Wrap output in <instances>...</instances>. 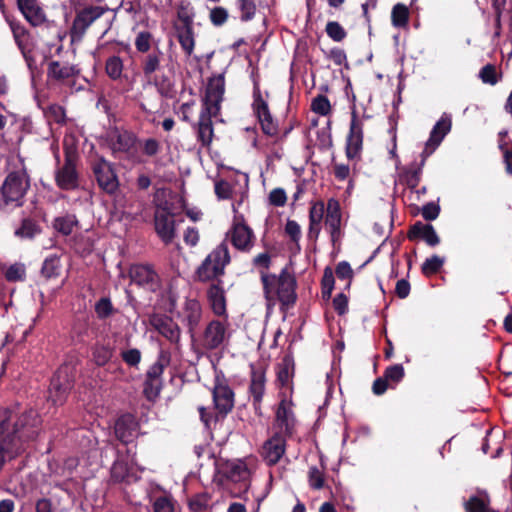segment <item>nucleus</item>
I'll return each mask as SVG.
<instances>
[{
    "instance_id": "nucleus-1",
    "label": "nucleus",
    "mask_w": 512,
    "mask_h": 512,
    "mask_svg": "<svg viewBox=\"0 0 512 512\" xmlns=\"http://www.w3.org/2000/svg\"><path fill=\"white\" fill-rule=\"evenodd\" d=\"M41 424L35 409L21 410L18 404L0 408V472L7 461L22 455L37 439Z\"/></svg>"
},
{
    "instance_id": "nucleus-2",
    "label": "nucleus",
    "mask_w": 512,
    "mask_h": 512,
    "mask_svg": "<svg viewBox=\"0 0 512 512\" xmlns=\"http://www.w3.org/2000/svg\"><path fill=\"white\" fill-rule=\"evenodd\" d=\"M230 261L228 246L222 242L206 256L195 272L198 281L211 282L207 289V300L212 312L225 320L228 318L227 300L221 277Z\"/></svg>"
},
{
    "instance_id": "nucleus-3",
    "label": "nucleus",
    "mask_w": 512,
    "mask_h": 512,
    "mask_svg": "<svg viewBox=\"0 0 512 512\" xmlns=\"http://www.w3.org/2000/svg\"><path fill=\"white\" fill-rule=\"evenodd\" d=\"M260 279L263 286L264 298L268 305L279 301L281 310H287L297 301V281L287 268H283L279 275L260 271Z\"/></svg>"
},
{
    "instance_id": "nucleus-4",
    "label": "nucleus",
    "mask_w": 512,
    "mask_h": 512,
    "mask_svg": "<svg viewBox=\"0 0 512 512\" xmlns=\"http://www.w3.org/2000/svg\"><path fill=\"white\" fill-rule=\"evenodd\" d=\"M29 188L30 180L26 171L8 173L0 188V210L6 207H22Z\"/></svg>"
},
{
    "instance_id": "nucleus-5",
    "label": "nucleus",
    "mask_w": 512,
    "mask_h": 512,
    "mask_svg": "<svg viewBox=\"0 0 512 512\" xmlns=\"http://www.w3.org/2000/svg\"><path fill=\"white\" fill-rule=\"evenodd\" d=\"M78 160L77 147L75 145H67L64 142V163L55 171V183L59 189L72 191L79 187Z\"/></svg>"
},
{
    "instance_id": "nucleus-6",
    "label": "nucleus",
    "mask_w": 512,
    "mask_h": 512,
    "mask_svg": "<svg viewBox=\"0 0 512 512\" xmlns=\"http://www.w3.org/2000/svg\"><path fill=\"white\" fill-rule=\"evenodd\" d=\"M90 169L99 189L112 196L119 190V178L115 165L104 156L97 155L90 161Z\"/></svg>"
},
{
    "instance_id": "nucleus-7",
    "label": "nucleus",
    "mask_w": 512,
    "mask_h": 512,
    "mask_svg": "<svg viewBox=\"0 0 512 512\" xmlns=\"http://www.w3.org/2000/svg\"><path fill=\"white\" fill-rule=\"evenodd\" d=\"M169 363V353L161 350L155 363H153L147 370L143 383V395L148 401L155 402L159 397L163 388L162 375Z\"/></svg>"
},
{
    "instance_id": "nucleus-8",
    "label": "nucleus",
    "mask_w": 512,
    "mask_h": 512,
    "mask_svg": "<svg viewBox=\"0 0 512 512\" xmlns=\"http://www.w3.org/2000/svg\"><path fill=\"white\" fill-rule=\"evenodd\" d=\"M74 367L69 364L61 365L50 381L49 399L54 405H63L74 387Z\"/></svg>"
},
{
    "instance_id": "nucleus-9",
    "label": "nucleus",
    "mask_w": 512,
    "mask_h": 512,
    "mask_svg": "<svg viewBox=\"0 0 512 512\" xmlns=\"http://www.w3.org/2000/svg\"><path fill=\"white\" fill-rule=\"evenodd\" d=\"M252 109L257 117L263 133L267 136H276L278 134V125L274 121L268 103L263 99L259 83L253 85V103Z\"/></svg>"
},
{
    "instance_id": "nucleus-10",
    "label": "nucleus",
    "mask_w": 512,
    "mask_h": 512,
    "mask_svg": "<svg viewBox=\"0 0 512 512\" xmlns=\"http://www.w3.org/2000/svg\"><path fill=\"white\" fill-rule=\"evenodd\" d=\"M138 143L139 139L133 132L128 130L117 131L111 139L110 148L113 154L123 153L127 160L140 164L143 160L137 153Z\"/></svg>"
},
{
    "instance_id": "nucleus-11",
    "label": "nucleus",
    "mask_w": 512,
    "mask_h": 512,
    "mask_svg": "<svg viewBox=\"0 0 512 512\" xmlns=\"http://www.w3.org/2000/svg\"><path fill=\"white\" fill-rule=\"evenodd\" d=\"M227 320L213 319L204 328L199 341L206 350H216L228 339Z\"/></svg>"
},
{
    "instance_id": "nucleus-12",
    "label": "nucleus",
    "mask_w": 512,
    "mask_h": 512,
    "mask_svg": "<svg viewBox=\"0 0 512 512\" xmlns=\"http://www.w3.org/2000/svg\"><path fill=\"white\" fill-rule=\"evenodd\" d=\"M131 282L149 292L161 288V278L151 264H132L129 268Z\"/></svg>"
},
{
    "instance_id": "nucleus-13",
    "label": "nucleus",
    "mask_w": 512,
    "mask_h": 512,
    "mask_svg": "<svg viewBox=\"0 0 512 512\" xmlns=\"http://www.w3.org/2000/svg\"><path fill=\"white\" fill-rule=\"evenodd\" d=\"M212 398L214 408L217 411V417H226L234 408L235 394L233 389L223 378L216 377L214 387L212 389Z\"/></svg>"
},
{
    "instance_id": "nucleus-14",
    "label": "nucleus",
    "mask_w": 512,
    "mask_h": 512,
    "mask_svg": "<svg viewBox=\"0 0 512 512\" xmlns=\"http://www.w3.org/2000/svg\"><path fill=\"white\" fill-rule=\"evenodd\" d=\"M224 92V74L214 75L213 77L209 78L205 89V95L203 97L202 109L220 113Z\"/></svg>"
},
{
    "instance_id": "nucleus-15",
    "label": "nucleus",
    "mask_w": 512,
    "mask_h": 512,
    "mask_svg": "<svg viewBox=\"0 0 512 512\" xmlns=\"http://www.w3.org/2000/svg\"><path fill=\"white\" fill-rule=\"evenodd\" d=\"M363 138V123L358 118L356 112L353 111L345 147L346 157L349 160H353L359 157L362 151Z\"/></svg>"
},
{
    "instance_id": "nucleus-16",
    "label": "nucleus",
    "mask_w": 512,
    "mask_h": 512,
    "mask_svg": "<svg viewBox=\"0 0 512 512\" xmlns=\"http://www.w3.org/2000/svg\"><path fill=\"white\" fill-rule=\"evenodd\" d=\"M172 217L173 214L167 207H158L154 215L155 231L166 245L172 243L176 235L175 221Z\"/></svg>"
},
{
    "instance_id": "nucleus-17",
    "label": "nucleus",
    "mask_w": 512,
    "mask_h": 512,
    "mask_svg": "<svg viewBox=\"0 0 512 512\" xmlns=\"http://www.w3.org/2000/svg\"><path fill=\"white\" fill-rule=\"evenodd\" d=\"M149 323L153 329L165 337L169 342L174 344L179 343L181 329L170 316L154 313L149 317Z\"/></svg>"
},
{
    "instance_id": "nucleus-18",
    "label": "nucleus",
    "mask_w": 512,
    "mask_h": 512,
    "mask_svg": "<svg viewBox=\"0 0 512 512\" xmlns=\"http://www.w3.org/2000/svg\"><path fill=\"white\" fill-rule=\"evenodd\" d=\"M219 114L202 109L198 121L193 124L197 142L200 143L201 147L209 148L211 146L214 137L212 118L217 117Z\"/></svg>"
},
{
    "instance_id": "nucleus-19",
    "label": "nucleus",
    "mask_w": 512,
    "mask_h": 512,
    "mask_svg": "<svg viewBox=\"0 0 512 512\" xmlns=\"http://www.w3.org/2000/svg\"><path fill=\"white\" fill-rule=\"evenodd\" d=\"M324 222L330 233L332 242L335 243L340 237L342 222L341 205L336 198L328 199Z\"/></svg>"
},
{
    "instance_id": "nucleus-20",
    "label": "nucleus",
    "mask_w": 512,
    "mask_h": 512,
    "mask_svg": "<svg viewBox=\"0 0 512 512\" xmlns=\"http://www.w3.org/2000/svg\"><path fill=\"white\" fill-rule=\"evenodd\" d=\"M286 436L275 433L265 441L262 447V457L269 466L276 465L286 451Z\"/></svg>"
},
{
    "instance_id": "nucleus-21",
    "label": "nucleus",
    "mask_w": 512,
    "mask_h": 512,
    "mask_svg": "<svg viewBox=\"0 0 512 512\" xmlns=\"http://www.w3.org/2000/svg\"><path fill=\"white\" fill-rule=\"evenodd\" d=\"M139 429V424L135 417L132 414H124L121 415L115 423L114 431L117 439L123 445L132 444L135 437L137 436V431Z\"/></svg>"
},
{
    "instance_id": "nucleus-22",
    "label": "nucleus",
    "mask_w": 512,
    "mask_h": 512,
    "mask_svg": "<svg viewBox=\"0 0 512 512\" xmlns=\"http://www.w3.org/2000/svg\"><path fill=\"white\" fill-rule=\"evenodd\" d=\"M463 509L465 512H499L492 507L490 493L479 487L463 501Z\"/></svg>"
},
{
    "instance_id": "nucleus-23",
    "label": "nucleus",
    "mask_w": 512,
    "mask_h": 512,
    "mask_svg": "<svg viewBox=\"0 0 512 512\" xmlns=\"http://www.w3.org/2000/svg\"><path fill=\"white\" fill-rule=\"evenodd\" d=\"M251 379L249 392L252 396V404L256 413H259L261 402L265 393V370L262 367H256L251 364Z\"/></svg>"
},
{
    "instance_id": "nucleus-24",
    "label": "nucleus",
    "mask_w": 512,
    "mask_h": 512,
    "mask_svg": "<svg viewBox=\"0 0 512 512\" xmlns=\"http://www.w3.org/2000/svg\"><path fill=\"white\" fill-rule=\"evenodd\" d=\"M202 320V306L197 299H186L183 312L182 321L188 329L190 337L193 339L196 329Z\"/></svg>"
},
{
    "instance_id": "nucleus-25",
    "label": "nucleus",
    "mask_w": 512,
    "mask_h": 512,
    "mask_svg": "<svg viewBox=\"0 0 512 512\" xmlns=\"http://www.w3.org/2000/svg\"><path fill=\"white\" fill-rule=\"evenodd\" d=\"M80 70L75 65L61 63L59 61H51L47 67V77L51 81L58 83H66L79 74Z\"/></svg>"
},
{
    "instance_id": "nucleus-26",
    "label": "nucleus",
    "mask_w": 512,
    "mask_h": 512,
    "mask_svg": "<svg viewBox=\"0 0 512 512\" xmlns=\"http://www.w3.org/2000/svg\"><path fill=\"white\" fill-rule=\"evenodd\" d=\"M410 241L423 240L428 246L435 247L440 243L434 227L431 224H424L421 221L415 222L407 232Z\"/></svg>"
},
{
    "instance_id": "nucleus-27",
    "label": "nucleus",
    "mask_w": 512,
    "mask_h": 512,
    "mask_svg": "<svg viewBox=\"0 0 512 512\" xmlns=\"http://www.w3.org/2000/svg\"><path fill=\"white\" fill-rule=\"evenodd\" d=\"M452 127L451 117L444 114L434 125L430 137L426 142L424 153L432 154L437 146L440 145L444 137L450 132Z\"/></svg>"
},
{
    "instance_id": "nucleus-28",
    "label": "nucleus",
    "mask_w": 512,
    "mask_h": 512,
    "mask_svg": "<svg viewBox=\"0 0 512 512\" xmlns=\"http://www.w3.org/2000/svg\"><path fill=\"white\" fill-rule=\"evenodd\" d=\"M252 229L244 223H236L230 231L232 245L240 251H249L252 248Z\"/></svg>"
},
{
    "instance_id": "nucleus-29",
    "label": "nucleus",
    "mask_w": 512,
    "mask_h": 512,
    "mask_svg": "<svg viewBox=\"0 0 512 512\" xmlns=\"http://www.w3.org/2000/svg\"><path fill=\"white\" fill-rule=\"evenodd\" d=\"M17 6L32 26L38 27L46 21L45 13L37 0H17Z\"/></svg>"
},
{
    "instance_id": "nucleus-30",
    "label": "nucleus",
    "mask_w": 512,
    "mask_h": 512,
    "mask_svg": "<svg viewBox=\"0 0 512 512\" xmlns=\"http://www.w3.org/2000/svg\"><path fill=\"white\" fill-rule=\"evenodd\" d=\"M276 424L284 436L291 437L295 429V418L285 399H282L276 410Z\"/></svg>"
},
{
    "instance_id": "nucleus-31",
    "label": "nucleus",
    "mask_w": 512,
    "mask_h": 512,
    "mask_svg": "<svg viewBox=\"0 0 512 512\" xmlns=\"http://www.w3.org/2000/svg\"><path fill=\"white\" fill-rule=\"evenodd\" d=\"M16 44L18 45L21 53L29 68L36 62L37 47L34 42L32 34H13Z\"/></svg>"
},
{
    "instance_id": "nucleus-32",
    "label": "nucleus",
    "mask_w": 512,
    "mask_h": 512,
    "mask_svg": "<svg viewBox=\"0 0 512 512\" xmlns=\"http://www.w3.org/2000/svg\"><path fill=\"white\" fill-rule=\"evenodd\" d=\"M193 8L189 3L181 2L177 7L174 27L176 32H191L193 30Z\"/></svg>"
},
{
    "instance_id": "nucleus-33",
    "label": "nucleus",
    "mask_w": 512,
    "mask_h": 512,
    "mask_svg": "<svg viewBox=\"0 0 512 512\" xmlns=\"http://www.w3.org/2000/svg\"><path fill=\"white\" fill-rule=\"evenodd\" d=\"M103 15V10L96 8H88L80 11L74 21L71 32H83L85 31L93 22L97 21Z\"/></svg>"
},
{
    "instance_id": "nucleus-34",
    "label": "nucleus",
    "mask_w": 512,
    "mask_h": 512,
    "mask_svg": "<svg viewBox=\"0 0 512 512\" xmlns=\"http://www.w3.org/2000/svg\"><path fill=\"white\" fill-rule=\"evenodd\" d=\"M429 155V153H424L423 151L421 153L420 163H412L409 168L404 170L402 175L403 181L410 190H414L418 187L421 181L423 166L425 165V161Z\"/></svg>"
},
{
    "instance_id": "nucleus-35",
    "label": "nucleus",
    "mask_w": 512,
    "mask_h": 512,
    "mask_svg": "<svg viewBox=\"0 0 512 512\" xmlns=\"http://www.w3.org/2000/svg\"><path fill=\"white\" fill-rule=\"evenodd\" d=\"M131 465L128 463L127 459L124 458V455L120 449H117V457L111 467V478L116 483H121L126 481L129 476Z\"/></svg>"
},
{
    "instance_id": "nucleus-36",
    "label": "nucleus",
    "mask_w": 512,
    "mask_h": 512,
    "mask_svg": "<svg viewBox=\"0 0 512 512\" xmlns=\"http://www.w3.org/2000/svg\"><path fill=\"white\" fill-rule=\"evenodd\" d=\"M42 232L41 226L33 218L22 219L20 226L15 230L14 235L20 239L32 240Z\"/></svg>"
},
{
    "instance_id": "nucleus-37",
    "label": "nucleus",
    "mask_w": 512,
    "mask_h": 512,
    "mask_svg": "<svg viewBox=\"0 0 512 512\" xmlns=\"http://www.w3.org/2000/svg\"><path fill=\"white\" fill-rule=\"evenodd\" d=\"M294 375V359L292 355H285L277 370V382L281 387L289 385Z\"/></svg>"
},
{
    "instance_id": "nucleus-38",
    "label": "nucleus",
    "mask_w": 512,
    "mask_h": 512,
    "mask_svg": "<svg viewBox=\"0 0 512 512\" xmlns=\"http://www.w3.org/2000/svg\"><path fill=\"white\" fill-rule=\"evenodd\" d=\"M225 477L235 483H243L247 488V480L249 478L248 468L242 464H231L228 465L225 471Z\"/></svg>"
},
{
    "instance_id": "nucleus-39",
    "label": "nucleus",
    "mask_w": 512,
    "mask_h": 512,
    "mask_svg": "<svg viewBox=\"0 0 512 512\" xmlns=\"http://www.w3.org/2000/svg\"><path fill=\"white\" fill-rule=\"evenodd\" d=\"M78 223V219L74 214H66L56 217L53 222V227L63 236H69Z\"/></svg>"
},
{
    "instance_id": "nucleus-40",
    "label": "nucleus",
    "mask_w": 512,
    "mask_h": 512,
    "mask_svg": "<svg viewBox=\"0 0 512 512\" xmlns=\"http://www.w3.org/2000/svg\"><path fill=\"white\" fill-rule=\"evenodd\" d=\"M61 263L57 255H50L45 258L42 267L41 275L46 279L57 278L60 275Z\"/></svg>"
},
{
    "instance_id": "nucleus-41",
    "label": "nucleus",
    "mask_w": 512,
    "mask_h": 512,
    "mask_svg": "<svg viewBox=\"0 0 512 512\" xmlns=\"http://www.w3.org/2000/svg\"><path fill=\"white\" fill-rule=\"evenodd\" d=\"M158 93L166 99H172L175 97L176 90L175 85L171 79L166 75L156 76L153 80Z\"/></svg>"
},
{
    "instance_id": "nucleus-42",
    "label": "nucleus",
    "mask_w": 512,
    "mask_h": 512,
    "mask_svg": "<svg viewBox=\"0 0 512 512\" xmlns=\"http://www.w3.org/2000/svg\"><path fill=\"white\" fill-rule=\"evenodd\" d=\"M113 356V349L110 345L96 343L92 348V357L94 363L99 366H105Z\"/></svg>"
},
{
    "instance_id": "nucleus-43",
    "label": "nucleus",
    "mask_w": 512,
    "mask_h": 512,
    "mask_svg": "<svg viewBox=\"0 0 512 512\" xmlns=\"http://www.w3.org/2000/svg\"><path fill=\"white\" fill-rule=\"evenodd\" d=\"M123 69V61L119 56L113 55L106 59L105 72L111 80H119L122 77Z\"/></svg>"
},
{
    "instance_id": "nucleus-44",
    "label": "nucleus",
    "mask_w": 512,
    "mask_h": 512,
    "mask_svg": "<svg viewBox=\"0 0 512 512\" xmlns=\"http://www.w3.org/2000/svg\"><path fill=\"white\" fill-rule=\"evenodd\" d=\"M94 310L100 320H105L115 313V309L109 297H101L95 303Z\"/></svg>"
},
{
    "instance_id": "nucleus-45",
    "label": "nucleus",
    "mask_w": 512,
    "mask_h": 512,
    "mask_svg": "<svg viewBox=\"0 0 512 512\" xmlns=\"http://www.w3.org/2000/svg\"><path fill=\"white\" fill-rule=\"evenodd\" d=\"M8 282H23L26 280V267L23 263H14L4 272Z\"/></svg>"
},
{
    "instance_id": "nucleus-46",
    "label": "nucleus",
    "mask_w": 512,
    "mask_h": 512,
    "mask_svg": "<svg viewBox=\"0 0 512 512\" xmlns=\"http://www.w3.org/2000/svg\"><path fill=\"white\" fill-rule=\"evenodd\" d=\"M383 376L387 380V382L390 384V387H394V385L401 382L405 376V370L402 364H394L391 366H388Z\"/></svg>"
},
{
    "instance_id": "nucleus-47",
    "label": "nucleus",
    "mask_w": 512,
    "mask_h": 512,
    "mask_svg": "<svg viewBox=\"0 0 512 512\" xmlns=\"http://www.w3.org/2000/svg\"><path fill=\"white\" fill-rule=\"evenodd\" d=\"M308 483L313 490L323 489L325 486L324 468L320 469L317 466H311L308 471Z\"/></svg>"
},
{
    "instance_id": "nucleus-48",
    "label": "nucleus",
    "mask_w": 512,
    "mask_h": 512,
    "mask_svg": "<svg viewBox=\"0 0 512 512\" xmlns=\"http://www.w3.org/2000/svg\"><path fill=\"white\" fill-rule=\"evenodd\" d=\"M444 265V259L438 255H433L427 258L421 266V272L423 275L430 277L437 274L442 266Z\"/></svg>"
},
{
    "instance_id": "nucleus-49",
    "label": "nucleus",
    "mask_w": 512,
    "mask_h": 512,
    "mask_svg": "<svg viewBox=\"0 0 512 512\" xmlns=\"http://www.w3.org/2000/svg\"><path fill=\"white\" fill-rule=\"evenodd\" d=\"M311 110L321 116H328L331 113V104L327 96L319 94L312 99Z\"/></svg>"
},
{
    "instance_id": "nucleus-50",
    "label": "nucleus",
    "mask_w": 512,
    "mask_h": 512,
    "mask_svg": "<svg viewBox=\"0 0 512 512\" xmlns=\"http://www.w3.org/2000/svg\"><path fill=\"white\" fill-rule=\"evenodd\" d=\"M408 8L403 4H397L392 10V22L395 28H404L408 19Z\"/></svg>"
},
{
    "instance_id": "nucleus-51",
    "label": "nucleus",
    "mask_w": 512,
    "mask_h": 512,
    "mask_svg": "<svg viewBox=\"0 0 512 512\" xmlns=\"http://www.w3.org/2000/svg\"><path fill=\"white\" fill-rule=\"evenodd\" d=\"M326 205L322 200L312 203L309 209V222L321 224L325 219Z\"/></svg>"
},
{
    "instance_id": "nucleus-52",
    "label": "nucleus",
    "mask_w": 512,
    "mask_h": 512,
    "mask_svg": "<svg viewBox=\"0 0 512 512\" xmlns=\"http://www.w3.org/2000/svg\"><path fill=\"white\" fill-rule=\"evenodd\" d=\"M142 70L146 77H150L160 66V58L156 53H151L145 56L141 61Z\"/></svg>"
},
{
    "instance_id": "nucleus-53",
    "label": "nucleus",
    "mask_w": 512,
    "mask_h": 512,
    "mask_svg": "<svg viewBox=\"0 0 512 512\" xmlns=\"http://www.w3.org/2000/svg\"><path fill=\"white\" fill-rule=\"evenodd\" d=\"M153 512H175V502L169 496H160L153 503Z\"/></svg>"
},
{
    "instance_id": "nucleus-54",
    "label": "nucleus",
    "mask_w": 512,
    "mask_h": 512,
    "mask_svg": "<svg viewBox=\"0 0 512 512\" xmlns=\"http://www.w3.org/2000/svg\"><path fill=\"white\" fill-rule=\"evenodd\" d=\"M479 76L483 83L495 85L498 82L496 67L492 64H487L480 70Z\"/></svg>"
},
{
    "instance_id": "nucleus-55",
    "label": "nucleus",
    "mask_w": 512,
    "mask_h": 512,
    "mask_svg": "<svg viewBox=\"0 0 512 512\" xmlns=\"http://www.w3.org/2000/svg\"><path fill=\"white\" fill-rule=\"evenodd\" d=\"M142 152L148 157L156 156L161 150L160 142L155 138H147L141 142Z\"/></svg>"
},
{
    "instance_id": "nucleus-56",
    "label": "nucleus",
    "mask_w": 512,
    "mask_h": 512,
    "mask_svg": "<svg viewBox=\"0 0 512 512\" xmlns=\"http://www.w3.org/2000/svg\"><path fill=\"white\" fill-rule=\"evenodd\" d=\"M122 360L131 367H137L141 362L142 354L137 348H131L121 352Z\"/></svg>"
},
{
    "instance_id": "nucleus-57",
    "label": "nucleus",
    "mask_w": 512,
    "mask_h": 512,
    "mask_svg": "<svg viewBox=\"0 0 512 512\" xmlns=\"http://www.w3.org/2000/svg\"><path fill=\"white\" fill-rule=\"evenodd\" d=\"M215 194L219 199H231L233 195V189L230 183L224 179H220L215 182Z\"/></svg>"
},
{
    "instance_id": "nucleus-58",
    "label": "nucleus",
    "mask_w": 512,
    "mask_h": 512,
    "mask_svg": "<svg viewBox=\"0 0 512 512\" xmlns=\"http://www.w3.org/2000/svg\"><path fill=\"white\" fill-rule=\"evenodd\" d=\"M47 115L50 120L54 121L57 124L65 123L66 111L62 106L58 104L50 105L47 109Z\"/></svg>"
},
{
    "instance_id": "nucleus-59",
    "label": "nucleus",
    "mask_w": 512,
    "mask_h": 512,
    "mask_svg": "<svg viewBox=\"0 0 512 512\" xmlns=\"http://www.w3.org/2000/svg\"><path fill=\"white\" fill-rule=\"evenodd\" d=\"M209 506V497L206 494H198L189 501V507L193 512H203Z\"/></svg>"
},
{
    "instance_id": "nucleus-60",
    "label": "nucleus",
    "mask_w": 512,
    "mask_h": 512,
    "mask_svg": "<svg viewBox=\"0 0 512 512\" xmlns=\"http://www.w3.org/2000/svg\"><path fill=\"white\" fill-rule=\"evenodd\" d=\"M440 206L435 202H429L421 208V215L426 221H433L440 214Z\"/></svg>"
},
{
    "instance_id": "nucleus-61",
    "label": "nucleus",
    "mask_w": 512,
    "mask_h": 512,
    "mask_svg": "<svg viewBox=\"0 0 512 512\" xmlns=\"http://www.w3.org/2000/svg\"><path fill=\"white\" fill-rule=\"evenodd\" d=\"M287 202V195L284 189L275 188L269 193V203L275 207H283Z\"/></svg>"
},
{
    "instance_id": "nucleus-62",
    "label": "nucleus",
    "mask_w": 512,
    "mask_h": 512,
    "mask_svg": "<svg viewBox=\"0 0 512 512\" xmlns=\"http://www.w3.org/2000/svg\"><path fill=\"white\" fill-rule=\"evenodd\" d=\"M285 233L290 237L291 241L298 244L301 238L300 225L295 220H287L285 225Z\"/></svg>"
},
{
    "instance_id": "nucleus-63",
    "label": "nucleus",
    "mask_w": 512,
    "mask_h": 512,
    "mask_svg": "<svg viewBox=\"0 0 512 512\" xmlns=\"http://www.w3.org/2000/svg\"><path fill=\"white\" fill-rule=\"evenodd\" d=\"M333 308L340 316L348 311V297L344 293H339L333 299Z\"/></svg>"
},
{
    "instance_id": "nucleus-64",
    "label": "nucleus",
    "mask_w": 512,
    "mask_h": 512,
    "mask_svg": "<svg viewBox=\"0 0 512 512\" xmlns=\"http://www.w3.org/2000/svg\"><path fill=\"white\" fill-rule=\"evenodd\" d=\"M338 279H352L353 270L347 261H341L337 264L335 269Z\"/></svg>"
}]
</instances>
